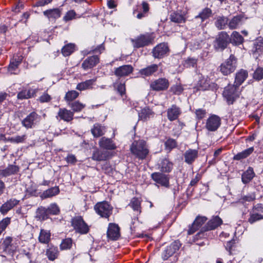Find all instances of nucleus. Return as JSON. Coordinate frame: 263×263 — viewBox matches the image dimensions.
Listing matches in <instances>:
<instances>
[{"label":"nucleus","instance_id":"f257e3e1","mask_svg":"<svg viewBox=\"0 0 263 263\" xmlns=\"http://www.w3.org/2000/svg\"><path fill=\"white\" fill-rule=\"evenodd\" d=\"M130 151L133 154L140 159H145L149 152L146 142L143 140L134 141L130 146Z\"/></svg>","mask_w":263,"mask_h":263},{"label":"nucleus","instance_id":"f03ea898","mask_svg":"<svg viewBox=\"0 0 263 263\" xmlns=\"http://www.w3.org/2000/svg\"><path fill=\"white\" fill-rule=\"evenodd\" d=\"M240 91L239 87L235 85H228L224 88L223 96L228 104H232L239 97Z\"/></svg>","mask_w":263,"mask_h":263},{"label":"nucleus","instance_id":"7ed1b4c3","mask_svg":"<svg viewBox=\"0 0 263 263\" xmlns=\"http://www.w3.org/2000/svg\"><path fill=\"white\" fill-rule=\"evenodd\" d=\"M237 67V59L233 54L222 63L220 66V71L225 76L233 72Z\"/></svg>","mask_w":263,"mask_h":263},{"label":"nucleus","instance_id":"20e7f679","mask_svg":"<svg viewBox=\"0 0 263 263\" xmlns=\"http://www.w3.org/2000/svg\"><path fill=\"white\" fill-rule=\"evenodd\" d=\"M231 38L225 31L220 32L214 42V47L217 51H222L230 43Z\"/></svg>","mask_w":263,"mask_h":263},{"label":"nucleus","instance_id":"39448f33","mask_svg":"<svg viewBox=\"0 0 263 263\" xmlns=\"http://www.w3.org/2000/svg\"><path fill=\"white\" fill-rule=\"evenodd\" d=\"M71 226L76 232L81 234H87L89 227L81 216H76L71 219Z\"/></svg>","mask_w":263,"mask_h":263},{"label":"nucleus","instance_id":"423d86ee","mask_svg":"<svg viewBox=\"0 0 263 263\" xmlns=\"http://www.w3.org/2000/svg\"><path fill=\"white\" fill-rule=\"evenodd\" d=\"M222 223V219L218 216H214L202 228V231L198 233L196 237H201L204 236L203 232L211 231L216 229Z\"/></svg>","mask_w":263,"mask_h":263},{"label":"nucleus","instance_id":"0eeeda50","mask_svg":"<svg viewBox=\"0 0 263 263\" xmlns=\"http://www.w3.org/2000/svg\"><path fill=\"white\" fill-rule=\"evenodd\" d=\"M153 39L149 33L141 34L135 39H132L131 41L134 48H139L148 46L152 43Z\"/></svg>","mask_w":263,"mask_h":263},{"label":"nucleus","instance_id":"6e6552de","mask_svg":"<svg viewBox=\"0 0 263 263\" xmlns=\"http://www.w3.org/2000/svg\"><path fill=\"white\" fill-rule=\"evenodd\" d=\"M40 116L35 111L30 112L22 120V125L27 129L32 128L39 122Z\"/></svg>","mask_w":263,"mask_h":263},{"label":"nucleus","instance_id":"1a4fd4ad","mask_svg":"<svg viewBox=\"0 0 263 263\" xmlns=\"http://www.w3.org/2000/svg\"><path fill=\"white\" fill-rule=\"evenodd\" d=\"M170 49L167 43H161L155 47L152 51L153 56L155 59H162L168 55Z\"/></svg>","mask_w":263,"mask_h":263},{"label":"nucleus","instance_id":"9d476101","mask_svg":"<svg viewBox=\"0 0 263 263\" xmlns=\"http://www.w3.org/2000/svg\"><path fill=\"white\" fill-rule=\"evenodd\" d=\"M221 125L220 118L215 115L210 116L206 120L205 128L209 132H215Z\"/></svg>","mask_w":263,"mask_h":263},{"label":"nucleus","instance_id":"9b49d317","mask_svg":"<svg viewBox=\"0 0 263 263\" xmlns=\"http://www.w3.org/2000/svg\"><path fill=\"white\" fill-rule=\"evenodd\" d=\"M170 85L169 81L166 78H159L151 82V88L155 91H159L166 90Z\"/></svg>","mask_w":263,"mask_h":263},{"label":"nucleus","instance_id":"f8f14e48","mask_svg":"<svg viewBox=\"0 0 263 263\" xmlns=\"http://www.w3.org/2000/svg\"><path fill=\"white\" fill-rule=\"evenodd\" d=\"M180 246L181 244L178 241H175L167 246L162 254L163 260H167L170 257L173 255L179 250Z\"/></svg>","mask_w":263,"mask_h":263},{"label":"nucleus","instance_id":"ddd939ff","mask_svg":"<svg viewBox=\"0 0 263 263\" xmlns=\"http://www.w3.org/2000/svg\"><path fill=\"white\" fill-rule=\"evenodd\" d=\"M107 236L112 240H118L121 236L119 226L115 223H110L107 231Z\"/></svg>","mask_w":263,"mask_h":263},{"label":"nucleus","instance_id":"4468645a","mask_svg":"<svg viewBox=\"0 0 263 263\" xmlns=\"http://www.w3.org/2000/svg\"><path fill=\"white\" fill-rule=\"evenodd\" d=\"M152 179L157 183L166 187L169 186L170 178L168 175L161 173H154L152 174Z\"/></svg>","mask_w":263,"mask_h":263},{"label":"nucleus","instance_id":"2eb2a0df","mask_svg":"<svg viewBox=\"0 0 263 263\" xmlns=\"http://www.w3.org/2000/svg\"><path fill=\"white\" fill-rule=\"evenodd\" d=\"M94 209L97 214H109L113 207L107 201H103L96 203Z\"/></svg>","mask_w":263,"mask_h":263},{"label":"nucleus","instance_id":"dca6fc26","mask_svg":"<svg viewBox=\"0 0 263 263\" xmlns=\"http://www.w3.org/2000/svg\"><path fill=\"white\" fill-rule=\"evenodd\" d=\"M100 62L98 55H92L87 57L82 63V67L85 70L91 69L95 67Z\"/></svg>","mask_w":263,"mask_h":263},{"label":"nucleus","instance_id":"f3484780","mask_svg":"<svg viewBox=\"0 0 263 263\" xmlns=\"http://www.w3.org/2000/svg\"><path fill=\"white\" fill-rule=\"evenodd\" d=\"M251 52L255 59H257L260 55L263 54L262 37H259L255 41L251 49Z\"/></svg>","mask_w":263,"mask_h":263},{"label":"nucleus","instance_id":"a211bd4d","mask_svg":"<svg viewBox=\"0 0 263 263\" xmlns=\"http://www.w3.org/2000/svg\"><path fill=\"white\" fill-rule=\"evenodd\" d=\"M73 115L74 114L72 111L65 108H60L56 118L58 120L69 122L73 120Z\"/></svg>","mask_w":263,"mask_h":263},{"label":"nucleus","instance_id":"6ab92c4d","mask_svg":"<svg viewBox=\"0 0 263 263\" xmlns=\"http://www.w3.org/2000/svg\"><path fill=\"white\" fill-rule=\"evenodd\" d=\"M134 68L130 65H124L115 69V74L118 77H126L133 72Z\"/></svg>","mask_w":263,"mask_h":263},{"label":"nucleus","instance_id":"aec40b11","mask_svg":"<svg viewBox=\"0 0 263 263\" xmlns=\"http://www.w3.org/2000/svg\"><path fill=\"white\" fill-rule=\"evenodd\" d=\"M181 113V110L178 106L172 105L167 110V117L170 121H173L177 119Z\"/></svg>","mask_w":263,"mask_h":263},{"label":"nucleus","instance_id":"412c9836","mask_svg":"<svg viewBox=\"0 0 263 263\" xmlns=\"http://www.w3.org/2000/svg\"><path fill=\"white\" fill-rule=\"evenodd\" d=\"M46 255L50 261H54L58 258L59 255V251L57 247L52 244H48L46 250Z\"/></svg>","mask_w":263,"mask_h":263},{"label":"nucleus","instance_id":"4be33fe9","mask_svg":"<svg viewBox=\"0 0 263 263\" xmlns=\"http://www.w3.org/2000/svg\"><path fill=\"white\" fill-rule=\"evenodd\" d=\"M12 238L10 237H7L3 241L2 246L3 252L7 255H12L16 247L12 244Z\"/></svg>","mask_w":263,"mask_h":263},{"label":"nucleus","instance_id":"5701e85b","mask_svg":"<svg viewBox=\"0 0 263 263\" xmlns=\"http://www.w3.org/2000/svg\"><path fill=\"white\" fill-rule=\"evenodd\" d=\"M62 9L59 8L48 9L43 12L44 15L50 21H54L61 15Z\"/></svg>","mask_w":263,"mask_h":263},{"label":"nucleus","instance_id":"b1692460","mask_svg":"<svg viewBox=\"0 0 263 263\" xmlns=\"http://www.w3.org/2000/svg\"><path fill=\"white\" fill-rule=\"evenodd\" d=\"M99 145L101 148L107 150H114L116 148V146L112 140L105 137L100 139Z\"/></svg>","mask_w":263,"mask_h":263},{"label":"nucleus","instance_id":"393cba45","mask_svg":"<svg viewBox=\"0 0 263 263\" xmlns=\"http://www.w3.org/2000/svg\"><path fill=\"white\" fill-rule=\"evenodd\" d=\"M207 218L205 216H198L194 220L192 227L188 230V234H193L202 224H203Z\"/></svg>","mask_w":263,"mask_h":263},{"label":"nucleus","instance_id":"a878e982","mask_svg":"<svg viewBox=\"0 0 263 263\" xmlns=\"http://www.w3.org/2000/svg\"><path fill=\"white\" fill-rule=\"evenodd\" d=\"M198 151L196 149H189L183 154L184 161L189 164H192L197 158Z\"/></svg>","mask_w":263,"mask_h":263},{"label":"nucleus","instance_id":"bb28decb","mask_svg":"<svg viewBox=\"0 0 263 263\" xmlns=\"http://www.w3.org/2000/svg\"><path fill=\"white\" fill-rule=\"evenodd\" d=\"M19 200L11 198L7 202L2 204L0 208V211L2 213L4 214L7 213L11 209H13L15 205L18 204Z\"/></svg>","mask_w":263,"mask_h":263},{"label":"nucleus","instance_id":"cd10ccee","mask_svg":"<svg viewBox=\"0 0 263 263\" xmlns=\"http://www.w3.org/2000/svg\"><path fill=\"white\" fill-rule=\"evenodd\" d=\"M158 68V65L152 64L146 67V68L140 69L139 71V73L143 77H148L157 71Z\"/></svg>","mask_w":263,"mask_h":263},{"label":"nucleus","instance_id":"c85d7f7f","mask_svg":"<svg viewBox=\"0 0 263 263\" xmlns=\"http://www.w3.org/2000/svg\"><path fill=\"white\" fill-rule=\"evenodd\" d=\"M36 92L37 90L35 89H23L17 93V98L19 100L28 99L34 97Z\"/></svg>","mask_w":263,"mask_h":263},{"label":"nucleus","instance_id":"c756f323","mask_svg":"<svg viewBox=\"0 0 263 263\" xmlns=\"http://www.w3.org/2000/svg\"><path fill=\"white\" fill-rule=\"evenodd\" d=\"M155 113L149 107H144L141 109L138 113V116L140 120L143 121H146L151 118L154 117Z\"/></svg>","mask_w":263,"mask_h":263},{"label":"nucleus","instance_id":"7c9ffc66","mask_svg":"<svg viewBox=\"0 0 263 263\" xmlns=\"http://www.w3.org/2000/svg\"><path fill=\"white\" fill-rule=\"evenodd\" d=\"M40 214H58L60 212V209L55 203H52L47 208L41 206L37 209Z\"/></svg>","mask_w":263,"mask_h":263},{"label":"nucleus","instance_id":"2f4dec72","mask_svg":"<svg viewBox=\"0 0 263 263\" xmlns=\"http://www.w3.org/2000/svg\"><path fill=\"white\" fill-rule=\"evenodd\" d=\"M108 158L106 152L102 151L98 148L96 149L92 153L91 159L97 161H105Z\"/></svg>","mask_w":263,"mask_h":263},{"label":"nucleus","instance_id":"473e14b6","mask_svg":"<svg viewBox=\"0 0 263 263\" xmlns=\"http://www.w3.org/2000/svg\"><path fill=\"white\" fill-rule=\"evenodd\" d=\"M243 16L242 15L234 16L228 22V27L230 29H235L239 27L242 24Z\"/></svg>","mask_w":263,"mask_h":263},{"label":"nucleus","instance_id":"72a5a7b5","mask_svg":"<svg viewBox=\"0 0 263 263\" xmlns=\"http://www.w3.org/2000/svg\"><path fill=\"white\" fill-rule=\"evenodd\" d=\"M248 77V72L243 69H241L236 73L234 85L237 87L243 82Z\"/></svg>","mask_w":263,"mask_h":263},{"label":"nucleus","instance_id":"f704fd0d","mask_svg":"<svg viewBox=\"0 0 263 263\" xmlns=\"http://www.w3.org/2000/svg\"><path fill=\"white\" fill-rule=\"evenodd\" d=\"M159 168L162 172L169 173L173 167V163L167 159H163L158 164Z\"/></svg>","mask_w":263,"mask_h":263},{"label":"nucleus","instance_id":"c9c22d12","mask_svg":"<svg viewBox=\"0 0 263 263\" xmlns=\"http://www.w3.org/2000/svg\"><path fill=\"white\" fill-rule=\"evenodd\" d=\"M255 176L253 169L249 167L241 175V180L244 184L250 182Z\"/></svg>","mask_w":263,"mask_h":263},{"label":"nucleus","instance_id":"e433bc0d","mask_svg":"<svg viewBox=\"0 0 263 263\" xmlns=\"http://www.w3.org/2000/svg\"><path fill=\"white\" fill-rule=\"evenodd\" d=\"M212 11L211 9L209 8H205L203 9L198 15L195 17V20H197L198 18L201 20L200 23L201 24L205 20L208 19L212 16Z\"/></svg>","mask_w":263,"mask_h":263},{"label":"nucleus","instance_id":"4c0bfd02","mask_svg":"<svg viewBox=\"0 0 263 263\" xmlns=\"http://www.w3.org/2000/svg\"><path fill=\"white\" fill-rule=\"evenodd\" d=\"M51 233L49 231L41 229L39 236V241L43 244H48L50 241Z\"/></svg>","mask_w":263,"mask_h":263},{"label":"nucleus","instance_id":"58836bf2","mask_svg":"<svg viewBox=\"0 0 263 263\" xmlns=\"http://www.w3.org/2000/svg\"><path fill=\"white\" fill-rule=\"evenodd\" d=\"M91 132L94 137H99L104 134L105 127L100 124L96 123L91 128Z\"/></svg>","mask_w":263,"mask_h":263},{"label":"nucleus","instance_id":"ea45409f","mask_svg":"<svg viewBox=\"0 0 263 263\" xmlns=\"http://www.w3.org/2000/svg\"><path fill=\"white\" fill-rule=\"evenodd\" d=\"M19 171V167L13 164L9 165L7 168L2 170V176H9L17 173Z\"/></svg>","mask_w":263,"mask_h":263},{"label":"nucleus","instance_id":"a19ab883","mask_svg":"<svg viewBox=\"0 0 263 263\" xmlns=\"http://www.w3.org/2000/svg\"><path fill=\"white\" fill-rule=\"evenodd\" d=\"M59 192V189L58 186L52 187L45 191L42 193L40 197L42 199L50 198L58 194Z\"/></svg>","mask_w":263,"mask_h":263},{"label":"nucleus","instance_id":"79ce46f5","mask_svg":"<svg viewBox=\"0 0 263 263\" xmlns=\"http://www.w3.org/2000/svg\"><path fill=\"white\" fill-rule=\"evenodd\" d=\"M228 17L224 16H219L216 18L215 25L219 30L224 29L226 26L228 25Z\"/></svg>","mask_w":263,"mask_h":263},{"label":"nucleus","instance_id":"37998d69","mask_svg":"<svg viewBox=\"0 0 263 263\" xmlns=\"http://www.w3.org/2000/svg\"><path fill=\"white\" fill-rule=\"evenodd\" d=\"M230 38V42L236 46L242 44L244 41V39L242 36L237 31H233Z\"/></svg>","mask_w":263,"mask_h":263},{"label":"nucleus","instance_id":"c03bdc74","mask_svg":"<svg viewBox=\"0 0 263 263\" xmlns=\"http://www.w3.org/2000/svg\"><path fill=\"white\" fill-rule=\"evenodd\" d=\"M96 80V79H90L80 83L78 84L76 88L80 91L91 88Z\"/></svg>","mask_w":263,"mask_h":263},{"label":"nucleus","instance_id":"a18cd8bd","mask_svg":"<svg viewBox=\"0 0 263 263\" xmlns=\"http://www.w3.org/2000/svg\"><path fill=\"white\" fill-rule=\"evenodd\" d=\"M171 21L176 23H185L186 18L184 15L177 12H173L170 15Z\"/></svg>","mask_w":263,"mask_h":263},{"label":"nucleus","instance_id":"49530a36","mask_svg":"<svg viewBox=\"0 0 263 263\" xmlns=\"http://www.w3.org/2000/svg\"><path fill=\"white\" fill-rule=\"evenodd\" d=\"M253 147L246 149L235 155L234 156V159L236 160H240L242 159L246 158L253 153Z\"/></svg>","mask_w":263,"mask_h":263},{"label":"nucleus","instance_id":"de8ad7c7","mask_svg":"<svg viewBox=\"0 0 263 263\" xmlns=\"http://www.w3.org/2000/svg\"><path fill=\"white\" fill-rule=\"evenodd\" d=\"M68 105L71 108L73 112H80L85 107V104L78 101L69 102L68 103Z\"/></svg>","mask_w":263,"mask_h":263},{"label":"nucleus","instance_id":"09e8293b","mask_svg":"<svg viewBox=\"0 0 263 263\" xmlns=\"http://www.w3.org/2000/svg\"><path fill=\"white\" fill-rule=\"evenodd\" d=\"M22 60V58L18 57L17 60L15 59L14 61L10 62L8 66V70L11 73L16 74L15 71L18 68V66L21 63Z\"/></svg>","mask_w":263,"mask_h":263},{"label":"nucleus","instance_id":"8fccbe9b","mask_svg":"<svg viewBox=\"0 0 263 263\" xmlns=\"http://www.w3.org/2000/svg\"><path fill=\"white\" fill-rule=\"evenodd\" d=\"M141 203L138 198L134 197L132 199L129 206H130L135 212L141 213Z\"/></svg>","mask_w":263,"mask_h":263},{"label":"nucleus","instance_id":"3c124183","mask_svg":"<svg viewBox=\"0 0 263 263\" xmlns=\"http://www.w3.org/2000/svg\"><path fill=\"white\" fill-rule=\"evenodd\" d=\"M74 44L69 43L64 46L62 49V53L64 56L70 55L74 50Z\"/></svg>","mask_w":263,"mask_h":263},{"label":"nucleus","instance_id":"603ef678","mask_svg":"<svg viewBox=\"0 0 263 263\" xmlns=\"http://www.w3.org/2000/svg\"><path fill=\"white\" fill-rule=\"evenodd\" d=\"M73 243L71 238H67L63 239L60 244V247L61 250H69L71 248Z\"/></svg>","mask_w":263,"mask_h":263},{"label":"nucleus","instance_id":"864d4df0","mask_svg":"<svg viewBox=\"0 0 263 263\" xmlns=\"http://www.w3.org/2000/svg\"><path fill=\"white\" fill-rule=\"evenodd\" d=\"M79 92L76 90L68 91L65 95V100L68 103L72 102V101L76 99L79 96Z\"/></svg>","mask_w":263,"mask_h":263},{"label":"nucleus","instance_id":"5fc2aeb1","mask_svg":"<svg viewBox=\"0 0 263 263\" xmlns=\"http://www.w3.org/2000/svg\"><path fill=\"white\" fill-rule=\"evenodd\" d=\"M26 139V135H23L22 136L17 135L14 137H10L7 139L9 141L13 143H23Z\"/></svg>","mask_w":263,"mask_h":263},{"label":"nucleus","instance_id":"6e6d98bb","mask_svg":"<svg viewBox=\"0 0 263 263\" xmlns=\"http://www.w3.org/2000/svg\"><path fill=\"white\" fill-rule=\"evenodd\" d=\"M197 59L194 58L189 57L184 62V66L187 68L195 67L197 65Z\"/></svg>","mask_w":263,"mask_h":263},{"label":"nucleus","instance_id":"4d7b16f0","mask_svg":"<svg viewBox=\"0 0 263 263\" xmlns=\"http://www.w3.org/2000/svg\"><path fill=\"white\" fill-rule=\"evenodd\" d=\"M177 146V142L175 140L169 138L165 142V148L169 151L176 147Z\"/></svg>","mask_w":263,"mask_h":263},{"label":"nucleus","instance_id":"13d9d810","mask_svg":"<svg viewBox=\"0 0 263 263\" xmlns=\"http://www.w3.org/2000/svg\"><path fill=\"white\" fill-rule=\"evenodd\" d=\"M170 91L172 92L174 95H179L183 90L182 86L180 84L173 85L170 88Z\"/></svg>","mask_w":263,"mask_h":263},{"label":"nucleus","instance_id":"bf43d9fd","mask_svg":"<svg viewBox=\"0 0 263 263\" xmlns=\"http://www.w3.org/2000/svg\"><path fill=\"white\" fill-rule=\"evenodd\" d=\"M256 196L254 193H249L246 195L242 196L240 200L242 202H251L254 200Z\"/></svg>","mask_w":263,"mask_h":263},{"label":"nucleus","instance_id":"052dcab7","mask_svg":"<svg viewBox=\"0 0 263 263\" xmlns=\"http://www.w3.org/2000/svg\"><path fill=\"white\" fill-rule=\"evenodd\" d=\"M254 79L259 81L263 79V68L261 67L257 68L253 74Z\"/></svg>","mask_w":263,"mask_h":263},{"label":"nucleus","instance_id":"680f3d73","mask_svg":"<svg viewBox=\"0 0 263 263\" xmlns=\"http://www.w3.org/2000/svg\"><path fill=\"white\" fill-rule=\"evenodd\" d=\"M139 223L140 221L139 220L137 216H135L132 218L130 227L132 233H134L136 228L139 225Z\"/></svg>","mask_w":263,"mask_h":263},{"label":"nucleus","instance_id":"e2e57ef3","mask_svg":"<svg viewBox=\"0 0 263 263\" xmlns=\"http://www.w3.org/2000/svg\"><path fill=\"white\" fill-rule=\"evenodd\" d=\"M76 13L73 10L68 11L63 17V20L65 22L69 21L75 17Z\"/></svg>","mask_w":263,"mask_h":263},{"label":"nucleus","instance_id":"0e129e2a","mask_svg":"<svg viewBox=\"0 0 263 263\" xmlns=\"http://www.w3.org/2000/svg\"><path fill=\"white\" fill-rule=\"evenodd\" d=\"M105 50V47L103 44L98 45L97 47H92L89 53H99L101 54Z\"/></svg>","mask_w":263,"mask_h":263},{"label":"nucleus","instance_id":"69168bd1","mask_svg":"<svg viewBox=\"0 0 263 263\" xmlns=\"http://www.w3.org/2000/svg\"><path fill=\"white\" fill-rule=\"evenodd\" d=\"M196 117L198 120H201L205 117L206 111L205 109L199 108L195 111Z\"/></svg>","mask_w":263,"mask_h":263},{"label":"nucleus","instance_id":"338daca9","mask_svg":"<svg viewBox=\"0 0 263 263\" xmlns=\"http://www.w3.org/2000/svg\"><path fill=\"white\" fill-rule=\"evenodd\" d=\"M117 90L121 96L125 94L126 88L125 83H119L117 85Z\"/></svg>","mask_w":263,"mask_h":263},{"label":"nucleus","instance_id":"774afa93","mask_svg":"<svg viewBox=\"0 0 263 263\" xmlns=\"http://www.w3.org/2000/svg\"><path fill=\"white\" fill-rule=\"evenodd\" d=\"M51 99V97L48 93H43L40 98L39 101L41 103L48 102Z\"/></svg>","mask_w":263,"mask_h":263}]
</instances>
